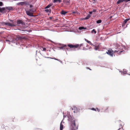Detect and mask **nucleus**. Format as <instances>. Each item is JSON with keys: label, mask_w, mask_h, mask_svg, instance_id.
Returning <instances> with one entry per match:
<instances>
[{"label": "nucleus", "mask_w": 130, "mask_h": 130, "mask_svg": "<svg viewBox=\"0 0 130 130\" xmlns=\"http://www.w3.org/2000/svg\"><path fill=\"white\" fill-rule=\"evenodd\" d=\"M70 122L71 123V125L72 127L73 130L77 129L78 127V120L77 119H74L72 118L70 119Z\"/></svg>", "instance_id": "nucleus-1"}, {"label": "nucleus", "mask_w": 130, "mask_h": 130, "mask_svg": "<svg viewBox=\"0 0 130 130\" xmlns=\"http://www.w3.org/2000/svg\"><path fill=\"white\" fill-rule=\"evenodd\" d=\"M1 25L3 26L4 25H7L11 27H13L15 26L16 25L13 24H12L8 22H1Z\"/></svg>", "instance_id": "nucleus-2"}, {"label": "nucleus", "mask_w": 130, "mask_h": 130, "mask_svg": "<svg viewBox=\"0 0 130 130\" xmlns=\"http://www.w3.org/2000/svg\"><path fill=\"white\" fill-rule=\"evenodd\" d=\"M5 8L4 13H5L7 12H8L10 10H13V7L12 6H8L6 7H4Z\"/></svg>", "instance_id": "nucleus-3"}, {"label": "nucleus", "mask_w": 130, "mask_h": 130, "mask_svg": "<svg viewBox=\"0 0 130 130\" xmlns=\"http://www.w3.org/2000/svg\"><path fill=\"white\" fill-rule=\"evenodd\" d=\"M59 45H61V46H58L57 47V48H59L60 49H62L63 50V51H64L66 49L67 50H68V48H66V49L65 48L67 47V45L66 44H62L61 43H59Z\"/></svg>", "instance_id": "nucleus-4"}, {"label": "nucleus", "mask_w": 130, "mask_h": 130, "mask_svg": "<svg viewBox=\"0 0 130 130\" xmlns=\"http://www.w3.org/2000/svg\"><path fill=\"white\" fill-rule=\"evenodd\" d=\"M17 25L19 26L20 24H21L22 26L25 25V22L23 21L22 20L18 19L17 20Z\"/></svg>", "instance_id": "nucleus-5"}, {"label": "nucleus", "mask_w": 130, "mask_h": 130, "mask_svg": "<svg viewBox=\"0 0 130 130\" xmlns=\"http://www.w3.org/2000/svg\"><path fill=\"white\" fill-rule=\"evenodd\" d=\"M26 13L27 15L30 16V17H35L38 16L37 15H33V13L31 12L29 10L26 11Z\"/></svg>", "instance_id": "nucleus-6"}, {"label": "nucleus", "mask_w": 130, "mask_h": 130, "mask_svg": "<svg viewBox=\"0 0 130 130\" xmlns=\"http://www.w3.org/2000/svg\"><path fill=\"white\" fill-rule=\"evenodd\" d=\"M68 46L70 48H77L79 46V44H76L73 45L72 44H68Z\"/></svg>", "instance_id": "nucleus-7"}, {"label": "nucleus", "mask_w": 130, "mask_h": 130, "mask_svg": "<svg viewBox=\"0 0 130 130\" xmlns=\"http://www.w3.org/2000/svg\"><path fill=\"white\" fill-rule=\"evenodd\" d=\"M113 51L112 50H108V52H107L106 53L108 54L109 55H110L112 57L113 56Z\"/></svg>", "instance_id": "nucleus-8"}, {"label": "nucleus", "mask_w": 130, "mask_h": 130, "mask_svg": "<svg viewBox=\"0 0 130 130\" xmlns=\"http://www.w3.org/2000/svg\"><path fill=\"white\" fill-rule=\"evenodd\" d=\"M17 41L19 40H21L23 39V38L19 36H17L15 38Z\"/></svg>", "instance_id": "nucleus-9"}, {"label": "nucleus", "mask_w": 130, "mask_h": 130, "mask_svg": "<svg viewBox=\"0 0 130 130\" xmlns=\"http://www.w3.org/2000/svg\"><path fill=\"white\" fill-rule=\"evenodd\" d=\"M119 72L121 73L122 74H127V71L125 69H123V71H119Z\"/></svg>", "instance_id": "nucleus-10"}, {"label": "nucleus", "mask_w": 130, "mask_h": 130, "mask_svg": "<svg viewBox=\"0 0 130 130\" xmlns=\"http://www.w3.org/2000/svg\"><path fill=\"white\" fill-rule=\"evenodd\" d=\"M73 107L74 108V110L76 111V113H77L78 112H79V110H80V109L79 108V107H78L75 106H74Z\"/></svg>", "instance_id": "nucleus-11"}, {"label": "nucleus", "mask_w": 130, "mask_h": 130, "mask_svg": "<svg viewBox=\"0 0 130 130\" xmlns=\"http://www.w3.org/2000/svg\"><path fill=\"white\" fill-rule=\"evenodd\" d=\"M117 48L120 49H121L123 47H124V46L122 44H121L120 45L118 44L117 45Z\"/></svg>", "instance_id": "nucleus-12"}, {"label": "nucleus", "mask_w": 130, "mask_h": 130, "mask_svg": "<svg viewBox=\"0 0 130 130\" xmlns=\"http://www.w3.org/2000/svg\"><path fill=\"white\" fill-rule=\"evenodd\" d=\"M24 1L18 3H17L16 4L18 5H21V6H23L24 5Z\"/></svg>", "instance_id": "nucleus-13"}, {"label": "nucleus", "mask_w": 130, "mask_h": 130, "mask_svg": "<svg viewBox=\"0 0 130 130\" xmlns=\"http://www.w3.org/2000/svg\"><path fill=\"white\" fill-rule=\"evenodd\" d=\"M91 17V15H90V14H88L87 16L84 18H83L82 20H86L88 19Z\"/></svg>", "instance_id": "nucleus-14"}, {"label": "nucleus", "mask_w": 130, "mask_h": 130, "mask_svg": "<svg viewBox=\"0 0 130 130\" xmlns=\"http://www.w3.org/2000/svg\"><path fill=\"white\" fill-rule=\"evenodd\" d=\"M11 42L12 43H16V45H18L17 42L15 38L13 39V40L11 41Z\"/></svg>", "instance_id": "nucleus-15"}, {"label": "nucleus", "mask_w": 130, "mask_h": 130, "mask_svg": "<svg viewBox=\"0 0 130 130\" xmlns=\"http://www.w3.org/2000/svg\"><path fill=\"white\" fill-rule=\"evenodd\" d=\"M78 29L79 30H82V29H87V30H88V29H87V28L85 27H84L83 26H81L80 27L78 28Z\"/></svg>", "instance_id": "nucleus-16"}, {"label": "nucleus", "mask_w": 130, "mask_h": 130, "mask_svg": "<svg viewBox=\"0 0 130 130\" xmlns=\"http://www.w3.org/2000/svg\"><path fill=\"white\" fill-rule=\"evenodd\" d=\"M5 9V8L4 7H0V12L4 13V12Z\"/></svg>", "instance_id": "nucleus-17"}, {"label": "nucleus", "mask_w": 130, "mask_h": 130, "mask_svg": "<svg viewBox=\"0 0 130 130\" xmlns=\"http://www.w3.org/2000/svg\"><path fill=\"white\" fill-rule=\"evenodd\" d=\"M62 121H62L60 123V130H62L63 128V126L62 124Z\"/></svg>", "instance_id": "nucleus-18"}, {"label": "nucleus", "mask_w": 130, "mask_h": 130, "mask_svg": "<svg viewBox=\"0 0 130 130\" xmlns=\"http://www.w3.org/2000/svg\"><path fill=\"white\" fill-rule=\"evenodd\" d=\"M31 12L33 13L36 12V10L35 9L31 8L29 10Z\"/></svg>", "instance_id": "nucleus-19"}, {"label": "nucleus", "mask_w": 130, "mask_h": 130, "mask_svg": "<svg viewBox=\"0 0 130 130\" xmlns=\"http://www.w3.org/2000/svg\"><path fill=\"white\" fill-rule=\"evenodd\" d=\"M67 12L64 11V10H62L60 12V13L63 15H65L67 13Z\"/></svg>", "instance_id": "nucleus-20"}, {"label": "nucleus", "mask_w": 130, "mask_h": 130, "mask_svg": "<svg viewBox=\"0 0 130 130\" xmlns=\"http://www.w3.org/2000/svg\"><path fill=\"white\" fill-rule=\"evenodd\" d=\"M52 3H50V4H49L45 8V9H47L48 8H49L52 5Z\"/></svg>", "instance_id": "nucleus-21"}, {"label": "nucleus", "mask_w": 130, "mask_h": 130, "mask_svg": "<svg viewBox=\"0 0 130 130\" xmlns=\"http://www.w3.org/2000/svg\"><path fill=\"white\" fill-rule=\"evenodd\" d=\"M125 1V0H118L117 2V4H119Z\"/></svg>", "instance_id": "nucleus-22"}, {"label": "nucleus", "mask_w": 130, "mask_h": 130, "mask_svg": "<svg viewBox=\"0 0 130 130\" xmlns=\"http://www.w3.org/2000/svg\"><path fill=\"white\" fill-rule=\"evenodd\" d=\"M61 0H54L53 2L54 3H57L58 2L59 3H60L61 2Z\"/></svg>", "instance_id": "nucleus-23"}, {"label": "nucleus", "mask_w": 130, "mask_h": 130, "mask_svg": "<svg viewBox=\"0 0 130 130\" xmlns=\"http://www.w3.org/2000/svg\"><path fill=\"white\" fill-rule=\"evenodd\" d=\"M130 20V18H127L126 19H125V20H124L123 22V23L124 24H126L127 22L128 21V20Z\"/></svg>", "instance_id": "nucleus-24"}, {"label": "nucleus", "mask_w": 130, "mask_h": 130, "mask_svg": "<svg viewBox=\"0 0 130 130\" xmlns=\"http://www.w3.org/2000/svg\"><path fill=\"white\" fill-rule=\"evenodd\" d=\"M51 9H46L45 10V11L47 13L50 12V13L51 12Z\"/></svg>", "instance_id": "nucleus-25"}, {"label": "nucleus", "mask_w": 130, "mask_h": 130, "mask_svg": "<svg viewBox=\"0 0 130 130\" xmlns=\"http://www.w3.org/2000/svg\"><path fill=\"white\" fill-rule=\"evenodd\" d=\"M124 51L123 50H121V51H120L116 50L114 51L115 52H117L118 53H119V54H120L122 52H124Z\"/></svg>", "instance_id": "nucleus-26"}, {"label": "nucleus", "mask_w": 130, "mask_h": 130, "mask_svg": "<svg viewBox=\"0 0 130 130\" xmlns=\"http://www.w3.org/2000/svg\"><path fill=\"white\" fill-rule=\"evenodd\" d=\"M63 1L67 4V3H69L70 2V0H63Z\"/></svg>", "instance_id": "nucleus-27"}, {"label": "nucleus", "mask_w": 130, "mask_h": 130, "mask_svg": "<svg viewBox=\"0 0 130 130\" xmlns=\"http://www.w3.org/2000/svg\"><path fill=\"white\" fill-rule=\"evenodd\" d=\"M24 5H26L29 6L30 5L29 3L27 1H24Z\"/></svg>", "instance_id": "nucleus-28"}, {"label": "nucleus", "mask_w": 130, "mask_h": 130, "mask_svg": "<svg viewBox=\"0 0 130 130\" xmlns=\"http://www.w3.org/2000/svg\"><path fill=\"white\" fill-rule=\"evenodd\" d=\"M91 33H94L95 34H96V31L94 29H93L91 31Z\"/></svg>", "instance_id": "nucleus-29"}, {"label": "nucleus", "mask_w": 130, "mask_h": 130, "mask_svg": "<svg viewBox=\"0 0 130 130\" xmlns=\"http://www.w3.org/2000/svg\"><path fill=\"white\" fill-rule=\"evenodd\" d=\"M102 21L101 20H97L96 21V23L97 24H99L102 22Z\"/></svg>", "instance_id": "nucleus-30"}, {"label": "nucleus", "mask_w": 130, "mask_h": 130, "mask_svg": "<svg viewBox=\"0 0 130 130\" xmlns=\"http://www.w3.org/2000/svg\"><path fill=\"white\" fill-rule=\"evenodd\" d=\"M9 20L10 22H11L12 23H11L12 24H14L15 23L14 22V20H12L10 19H9Z\"/></svg>", "instance_id": "nucleus-31"}, {"label": "nucleus", "mask_w": 130, "mask_h": 130, "mask_svg": "<svg viewBox=\"0 0 130 130\" xmlns=\"http://www.w3.org/2000/svg\"><path fill=\"white\" fill-rule=\"evenodd\" d=\"M100 110L101 112H105V110H104L103 108H101Z\"/></svg>", "instance_id": "nucleus-32"}, {"label": "nucleus", "mask_w": 130, "mask_h": 130, "mask_svg": "<svg viewBox=\"0 0 130 130\" xmlns=\"http://www.w3.org/2000/svg\"><path fill=\"white\" fill-rule=\"evenodd\" d=\"M85 63L87 65H88L90 64V63L88 61H86V62Z\"/></svg>", "instance_id": "nucleus-33"}, {"label": "nucleus", "mask_w": 130, "mask_h": 130, "mask_svg": "<svg viewBox=\"0 0 130 130\" xmlns=\"http://www.w3.org/2000/svg\"><path fill=\"white\" fill-rule=\"evenodd\" d=\"M3 5V4L2 2H0V6H2Z\"/></svg>", "instance_id": "nucleus-34"}, {"label": "nucleus", "mask_w": 130, "mask_h": 130, "mask_svg": "<svg viewBox=\"0 0 130 130\" xmlns=\"http://www.w3.org/2000/svg\"><path fill=\"white\" fill-rule=\"evenodd\" d=\"M91 109L92 110L96 111V109L94 108H91Z\"/></svg>", "instance_id": "nucleus-35"}, {"label": "nucleus", "mask_w": 130, "mask_h": 130, "mask_svg": "<svg viewBox=\"0 0 130 130\" xmlns=\"http://www.w3.org/2000/svg\"><path fill=\"white\" fill-rule=\"evenodd\" d=\"M29 8L31 9V8H32V7H33V5H31V4H30V5H29Z\"/></svg>", "instance_id": "nucleus-36"}, {"label": "nucleus", "mask_w": 130, "mask_h": 130, "mask_svg": "<svg viewBox=\"0 0 130 130\" xmlns=\"http://www.w3.org/2000/svg\"><path fill=\"white\" fill-rule=\"evenodd\" d=\"M91 11L92 12V13H95L96 11V10L95 9H93Z\"/></svg>", "instance_id": "nucleus-37"}, {"label": "nucleus", "mask_w": 130, "mask_h": 130, "mask_svg": "<svg viewBox=\"0 0 130 130\" xmlns=\"http://www.w3.org/2000/svg\"><path fill=\"white\" fill-rule=\"evenodd\" d=\"M85 40L87 43H89V42H90V41L88 40L87 39H85Z\"/></svg>", "instance_id": "nucleus-38"}, {"label": "nucleus", "mask_w": 130, "mask_h": 130, "mask_svg": "<svg viewBox=\"0 0 130 130\" xmlns=\"http://www.w3.org/2000/svg\"><path fill=\"white\" fill-rule=\"evenodd\" d=\"M94 46L95 47L94 48V49H95V50H97L98 49V48L96 46Z\"/></svg>", "instance_id": "nucleus-39"}, {"label": "nucleus", "mask_w": 130, "mask_h": 130, "mask_svg": "<svg viewBox=\"0 0 130 130\" xmlns=\"http://www.w3.org/2000/svg\"><path fill=\"white\" fill-rule=\"evenodd\" d=\"M43 51H45L46 50V48L45 47H43Z\"/></svg>", "instance_id": "nucleus-40"}, {"label": "nucleus", "mask_w": 130, "mask_h": 130, "mask_svg": "<svg viewBox=\"0 0 130 130\" xmlns=\"http://www.w3.org/2000/svg\"><path fill=\"white\" fill-rule=\"evenodd\" d=\"M92 12L91 11H89V14H90H90H92Z\"/></svg>", "instance_id": "nucleus-41"}, {"label": "nucleus", "mask_w": 130, "mask_h": 130, "mask_svg": "<svg viewBox=\"0 0 130 130\" xmlns=\"http://www.w3.org/2000/svg\"><path fill=\"white\" fill-rule=\"evenodd\" d=\"M52 59H54L55 60H58V59H57V58H52Z\"/></svg>", "instance_id": "nucleus-42"}, {"label": "nucleus", "mask_w": 130, "mask_h": 130, "mask_svg": "<svg viewBox=\"0 0 130 130\" xmlns=\"http://www.w3.org/2000/svg\"><path fill=\"white\" fill-rule=\"evenodd\" d=\"M96 109H97V111L98 112H99L100 111V109L98 108H96Z\"/></svg>", "instance_id": "nucleus-43"}, {"label": "nucleus", "mask_w": 130, "mask_h": 130, "mask_svg": "<svg viewBox=\"0 0 130 130\" xmlns=\"http://www.w3.org/2000/svg\"><path fill=\"white\" fill-rule=\"evenodd\" d=\"M58 61H59L61 63H62V61H61V60H60L59 59H58V60H57Z\"/></svg>", "instance_id": "nucleus-44"}, {"label": "nucleus", "mask_w": 130, "mask_h": 130, "mask_svg": "<svg viewBox=\"0 0 130 130\" xmlns=\"http://www.w3.org/2000/svg\"><path fill=\"white\" fill-rule=\"evenodd\" d=\"M2 128H4L5 127V126H4V125L3 124L2 125Z\"/></svg>", "instance_id": "nucleus-45"}, {"label": "nucleus", "mask_w": 130, "mask_h": 130, "mask_svg": "<svg viewBox=\"0 0 130 130\" xmlns=\"http://www.w3.org/2000/svg\"><path fill=\"white\" fill-rule=\"evenodd\" d=\"M125 24H124V23H123V24H122V27H124L125 25Z\"/></svg>", "instance_id": "nucleus-46"}, {"label": "nucleus", "mask_w": 130, "mask_h": 130, "mask_svg": "<svg viewBox=\"0 0 130 130\" xmlns=\"http://www.w3.org/2000/svg\"><path fill=\"white\" fill-rule=\"evenodd\" d=\"M6 41H8L9 42H11V41L8 39H6Z\"/></svg>", "instance_id": "nucleus-47"}, {"label": "nucleus", "mask_w": 130, "mask_h": 130, "mask_svg": "<svg viewBox=\"0 0 130 130\" xmlns=\"http://www.w3.org/2000/svg\"><path fill=\"white\" fill-rule=\"evenodd\" d=\"M87 69H89V70H91V69H90L89 68V67H87Z\"/></svg>", "instance_id": "nucleus-48"}, {"label": "nucleus", "mask_w": 130, "mask_h": 130, "mask_svg": "<svg viewBox=\"0 0 130 130\" xmlns=\"http://www.w3.org/2000/svg\"><path fill=\"white\" fill-rule=\"evenodd\" d=\"M45 58H50V59H52V57H45Z\"/></svg>", "instance_id": "nucleus-49"}, {"label": "nucleus", "mask_w": 130, "mask_h": 130, "mask_svg": "<svg viewBox=\"0 0 130 130\" xmlns=\"http://www.w3.org/2000/svg\"><path fill=\"white\" fill-rule=\"evenodd\" d=\"M108 109V107H106L105 108L104 110H105V112H106V110Z\"/></svg>", "instance_id": "nucleus-50"}, {"label": "nucleus", "mask_w": 130, "mask_h": 130, "mask_svg": "<svg viewBox=\"0 0 130 130\" xmlns=\"http://www.w3.org/2000/svg\"><path fill=\"white\" fill-rule=\"evenodd\" d=\"M83 45V44H81L80 45H79V46H82Z\"/></svg>", "instance_id": "nucleus-51"}, {"label": "nucleus", "mask_w": 130, "mask_h": 130, "mask_svg": "<svg viewBox=\"0 0 130 130\" xmlns=\"http://www.w3.org/2000/svg\"><path fill=\"white\" fill-rule=\"evenodd\" d=\"M90 45H91L93 46H94V45H93V44H92V43H91Z\"/></svg>", "instance_id": "nucleus-52"}, {"label": "nucleus", "mask_w": 130, "mask_h": 130, "mask_svg": "<svg viewBox=\"0 0 130 130\" xmlns=\"http://www.w3.org/2000/svg\"><path fill=\"white\" fill-rule=\"evenodd\" d=\"M124 49H125V50H127V48L125 46H124Z\"/></svg>", "instance_id": "nucleus-53"}, {"label": "nucleus", "mask_w": 130, "mask_h": 130, "mask_svg": "<svg viewBox=\"0 0 130 130\" xmlns=\"http://www.w3.org/2000/svg\"><path fill=\"white\" fill-rule=\"evenodd\" d=\"M125 1L127 2L130 1V0H126Z\"/></svg>", "instance_id": "nucleus-54"}, {"label": "nucleus", "mask_w": 130, "mask_h": 130, "mask_svg": "<svg viewBox=\"0 0 130 130\" xmlns=\"http://www.w3.org/2000/svg\"><path fill=\"white\" fill-rule=\"evenodd\" d=\"M113 17V16H110V17H109V18L110 19H111Z\"/></svg>", "instance_id": "nucleus-55"}, {"label": "nucleus", "mask_w": 130, "mask_h": 130, "mask_svg": "<svg viewBox=\"0 0 130 130\" xmlns=\"http://www.w3.org/2000/svg\"><path fill=\"white\" fill-rule=\"evenodd\" d=\"M76 12L74 11H73L72 12V13H76Z\"/></svg>", "instance_id": "nucleus-56"}, {"label": "nucleus", "mask_w": 130, "mask_h": 130, "mask_svg": "<svg viewBox=\"0 0 130 130\" xmlns=\"http://www.w3.org/2000/svg\"><path fill=\"white\" fill-rule=\"evenodd\" d=\"M73 112L74 113H76V111L75 110H74V111H73Z\"/></svg>", "instance_id": "nucleus-57"}, {"label": "nucleus", "mask_w": 130, "mask_h": 130, "mask_svg": "<svg viewBox=\"0 0 130 130\" xmlns=\"http://www.w3.org/2000/svg\"><path fill=\"white\" fill-rule=\"evenodd\" d=\"M15 127V126H13V127H12V129H14V128Z\"/></svg>", "instance_id": "nucleus-58"}, {"label": "nucleus", "mask_w": 130, "mask_h": 130, "mask_svg": "<svg viewBox=\"0 0 130 130\" xmlns=\"http://www.w3.org/2000/svg\"><path fill=\"white\" fill-rule=\"evenodd\" d=\"M49 18H50V19H52V17H49Z\"/></svg>", "instance_id": "nucleus-59"}, {"label": "nucleus", "mask_w": 130, "mask_h": 130, "mask_svg": "<svg viewBox=\"0 0 130 130\" xmlns=\"http://www.w3.org/2000/svg\"><path fill=\"white\" fill-rule=\"evenodd\" d=\"M71 109L72 110H74V108H71Z\"/></svg>", "instance_id": "nucleus-60"}, {"label": "nucleus", "mask_w": 130, "mask_h": 130, "mask_svg": "<svg viewBox=\"0 0 130 130\" xmlns=\"http://www.w3.org/2000/svg\"><path fill=\"white\" fill-rule=\"evenodd\" d=\"M89 43L90 45V44L91 43V42L90 41V42H89V43Z\"/></svg>", "instance_id": "nucleus-61"}, {"label": "nucleus", "mask_w": 130, "mask_h": 130, "mask_svg": "<svg viewBox=\"0 0 130 130\" xmlns=\"http://www.w3.org/2000/svg\"><path fill=\"white\" fill-rule=\"evenodd\" d=\"M127 25H126V26L125 27V28L126 27H127Z\"/></svg>", "instance_id": "nucleus-62"}, {"label": "nucleus", "mask_w": 130, "mask_h": 130, "mask_svg": "<svg viewBox=\"0 0 130 130\" xmlns=\"http://www.w3.org/2000/svg\"><path fill=\"white\" fill-rule=\"evenodd\" d=\"M128 74V75H130V74H129L128 73V74Z\"/></svg>", "instance_id": "nucleus-63"}, {"label": "nucleus", "mask_w": 130, "mask_h": 130, "mask_svg": "<svg viewBox=\"0 0 130 130\" xmlns=\"http://www.w3.org/2000/svg\"><path fill=\"white\" fill-rule=\"evenodd\" d=\"M10 42H9V44H10Z\"/></svg>", "instance_id": "nucleus-64"}]
</instances>
